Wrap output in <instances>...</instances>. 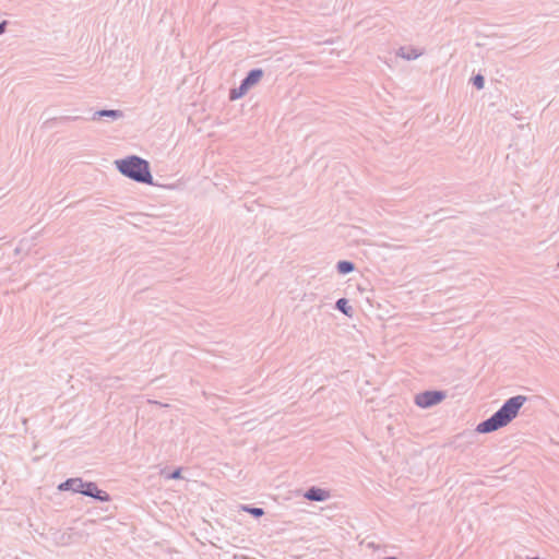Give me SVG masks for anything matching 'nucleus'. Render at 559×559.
Masks as SVG:
<instances>
[{"instance_id": "4", "label": "nucleus", "mask_w": 559, "mask_h": 559, "mask_svg": "<svg viewBox=\"0 0 559 559\" xmlns=\"http://www.w3.org/2000/svg\"><path fill=\"white\" fill-rule=\"evenodd\" d=\"M304 497L311 501L322 502L326 501L331 497V495L325 489L319 487H311L305 492Z\"/></svg>"}, {"instance_id": "17", "label": "nucleus", "mask_w": 559, "mask_h": 559, "mask_svg": "<svg viewBox=\"0 0 559 559\" xmlns=\"http://www.w3.org/2000/svg\"><path fill=\"white\" fill-rule=\"evenodd\" d=\"M4 31V23L0 24V34Z\"/></svg>"}, {"instance_id": "10", "label": "nucleus", "mask_w": 559, "mask_h": 559, "mask_svg": "<svg viewBox=\"0 0 559 559\" xmlns=\"http://www.w3.org/2000/svg\"><path fill=\"white\" fill-rule=\"evenodd\" d=\"M81 484H83L81 480H76V479H70V480H67L66 483L61 484L59 486L60 489H73L75 491H80L81 492Z\"/></svg>"}, {"instance_id": "12", "label": "nucleus", "mask_w": 559, "mask_h": 559, "mask_svg": "<svg viewBox=\"0 0 559 559\" xmlns=\"http://www.w3.org/2000/svg\"><path fill=\"white\" fill-rule=\"evenodd\" d=\"M248 92L239 85L237 88H233L229 93L230 100H237L241 97H243Z\"/></svg>"}, {"instance_id": "15", "label": "nucleus", "mask_w": 559, "mask_h": 559, "mask_svg": "<svg viewBox=\"0 0 559 559\" xmlns=\"http://www.w3.org/2000/svg\"><path fill=\"white\" fill-rule=\"evenodd\" d=\"M167 478L169 479H178L181 477V469L180 468H177L176 471H174L173 473L166 475Z\"/></svg>"}, {"instance_id": "1", "label": "nucleus", "mask_w": 559, "mask_h": 559, "mask_svg": "<svg viewBox=\"0 0 559 559\" xmlns=\"http://www.w3.org/2000/svg\"><path fill=\"white\" fill-rule=\"evenodd\" d=\"M527 397L515 395L507 400L503 405L488 419L476 427L478 433H489L509 425L519 415L520 409L526 403Z\"/></svg>"}, {"instance_id": "2", "label": "nucleus", "mask_w": 559, "mask_h": 559, "mask_svg": "<svg viewBox=\"0 0 559 559\" xmlns=\"http://www.w3.org/2000/svg\"><path fill=\"white\" fill-rule=\"evenodd\" d=\"M117 168L124 175L140 181V158L131 156L115 162Z\"/></svg>"}, {"instance_id": "13", "label": "nucleus", "mask_w": 559, "mask_h": 559, "mask_svg": "<svg viewBox=\"0 0 559 559\" xmlns=\"http://www.w3.org/2000/svg\"><path fill=\"white\" fill-rule=\"evenodd\" d=\"M242 509L257 518L262 516L264 514V511L261 508L243 507Z\"/></svg>"}, {"instance_id": "11", "label": "nucleus", "mask_w": 559, "mask_h": 559, "mask_svg": "<svg viewBox=\"0 0 559 559\" xmlns=\"http://www.w3.org/2000/svg\"><path fill=\"white\" fill-rule=\"evenodd\" d=\"M336 308L346 316H352V307L348 305L347 299L341 298L336 301Z\"/></svg>"}, {"instance_id": "14", "label": "nucleus", "mask_w": 559, "mask_h": 559, "mask_svg": "<svg viewBox=\"0 0 559 559\" xmlns=\"http://www.w3.org/2000/svg\"><path fill=\"white\" fill-rule=\"evenodd\" d=\"M473 83L478 90H481L484 87L485 81L484 78L478 74L473 79Z\"/></svg>"}, {"instance_id": "8", "label": "nucleus", "mask_w": 559, "mask_h": 559, "mask_svg": "<svg viewBox=\"0 0 559 559\" xmlns=\"http://www.w3.org/2000/svg\"><path fill=\"white\" fill-rule=\"evenodd\" d=\"M336 270L340 274L345 275L355 270V265L350 261H340L336 264Z\"/></svg>"}, {"instance_id": "16", "label": "nucleus", "mask_w": 559, "mask_h": 559, "mask_svg": "<svg viewBox=\"0 0 559 559\" xmlns=\"http://www.w3.org/2000/svg\"><path fill=\"white\" fill-rule=\"evenodd\" d=\"M98 116H100V117H103V116L116 117V116H118V112L115 111V110H103V111L98 112Z\"/></svg>"}, {"instance_id": "5", "label": "nucleus", "mask_w": 559, "mask_h": 559, "mask_svg": "<svg viewBox=\"0 0 559 559\" xmlns=\"http://www.w3.org/2000/svg\"><path fill=\"white\" fill-rule=\"evenodd\" d=\"M263 76L261 69L251 70L248 75L241 81L240 85L248 92L251 87L257 85Z\"/></svg>"}, {"instance_id": "7", "label": "nucleus", "mask_w": 559, "mask_h": 559, "mask_svg": "<svg viewBox=\"0 0 559 559\" xmlns=\"http://www.w3.org/2000/svg\"><path fill=\"white\" fill-rule=\"evenodd\" d=\"M423 53L424 51L421 49L412 46L401 47L397 51L399 57L408 61L419 58Z\"/></svg>"}, {"instance_id": "9", "label": "nucleus", "mask_w": 559, "mask_h": 559, "mask_svg": "<svg viewBox=\"0 0 559 559\" xmlns=\"http://www.w3.org/2000/svg\"><path fill=\"white\" fill-rule=\"evenodd\" d=\"M142 183L153 185V177L150 171L148 163L142 159Z\"/></svg>"}, {"instance_id": "3", "label": "nucleus", "mask_w": 559, "mask_h": 559, "mask_svg": "<svg viewBox=\"0 0 559 559\" xmlns=\"http://www.w3.org/2000/svg\"><path fill=\"white\" fill-rule=\"evenodd\" d=\"M445 399V393L442 391H425L415 396V404L420 408H429Z\"/></svg>"}, {"instance_id": "6", "label": "nucleus", "mask_w": 559, "mask_h": 559, "mask_svg": "<svg viewBox=\"0 0 559 559\" xmlns=\"http://www.w3.org/2000/svg\"><path fill=\"white\" fill-rule=\"evenodd\" d=\"M81 492L91 497H95L100 500H108V496L106 492L99 490L94 484H81Z\"/></svg>"}]
</instances>
